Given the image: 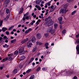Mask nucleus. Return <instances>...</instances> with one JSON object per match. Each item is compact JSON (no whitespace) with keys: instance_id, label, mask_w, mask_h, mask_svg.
Returning <instances> with one entry per match:
<instances>
[{"instance_id":"nucleus-1","label":"nucleus","mask_w":79,"mask_h":79,"mask_svg":"<svg viewBox=\"0 0 79 79\" xmlns=\"http://www.w3.org/2000/svg\"><path fill=\"white\" fill-rule=\"evenodd\" d=\"M48 24V26H52V25H53V23H54V21H53L52 19H51L48 20L47 22H46L44 23V25H47Z\"/></svg>"},{"instance_id":"nucleus-2","label":"nucleus","mask_w":79,"mask_h":79,"mask_svg":"<svg viewBox=\"0 0 79 79\" xmlns=\"http://www.w3.org/2000/svg\"><path fill=\"white\" fill-rule=\"evenodd\" d=\"M25 53H26V52L24 51V48L21 47L19 48V53H22L21 55H23V54H24Z\"/></svg>"},{"instance_id":"nucleus-3","label":"nucleus","mask_w":79,"mask_h":79,"mask_svg":"<svg viewBox=\"0 0 79 79\" xmlns=\"http://www.w3.org/2000/svg\"><path fill=\"white\" fill-rule=\"evenodd\" d=\"M68 11H66V10H64V9L62 8L60 9V10L59 11V13L61 14H65Z\"/></svg>"},{"instance_id":"nucleus-4","label":"nucleus","mask_w":79,"mask_h":79,"mask_svg":"<svg viewBox=\"0 0 79 79\" xmlns=\"http://www.w3.org/2000/svg\"><path fill=\"white\" fill-rule=\"evenodd\" d=\"M31 40H30L27 43V47L28 48H31V46L32 45V43H31Z\"/></svg>"},{"instance_id":"nucleus-5","label":"nucleus","mask_w":79,"mask_h":79,"mask_svg":"<svg viewBox=\"0 0 79 79\" xmlns=\"http://www.w3.org/2000/svg\"><path fill=\"white\" fill-rule=\"evenodd\" d=\"M53 30V26L49 27L47 30V32H50Z\"/></svg>"},{"instance_id":"nucleus-6","label":"nucleus","mask_w":79,"mask_h":79,"mask_svg":"<svg viewBox=\"0 0 79 79\" xmlns=\"http://www.w3.org/2000/svg\"><path fill=\"white\" fill-rule=\"evenodd\" d=\"M31 40L33 43H35V40H36V38L34 36H33Z\"/></svg>"},{"instance_id":"nucleus-7","label":"nucleus","mask_w":79,"mask_h":79,"mask_svg":"<svg viewBox=\"0 0 79 79\" xmlns=\"http://www.w3.org/2000/svg\"><path fill=\"white\" fill-rule=\"evenodd\" d=\"M36 37L37 39H41V37H42V35H41V34L40 33H38L36 35Z\"/></svg>"},{"instance_id":"nucleus-8","label":"nucleus","mask_w":79,"mask_h":79,"mask_svg":"<svg viewBox=\"0 0 79 79\" xmlns=\"http://www.w3.org/2000/svg\"><path fill=\"white\" fill-rule=\"evenodd\" d=\"M10 1L9 0H6L5 1V6L6 7L7 6V5H8V3H10Z\"/></svg>"},{"instance_id":"nucleus-9","label":"nucleus","mask_w":79,"mask_h":79,"mask_svg":"<svg viewBox=\"0 0 79 79\" xmlns=\"http://www.w3.org/2000/svg\"><path fill=\"white\" fill-rule=\"evenodd\" d=\"M28 40V38H26L25 40H23L21 41L22 44H24L25 42H26Z\"/></svg>"},{"instance_id":"nucleus-10","label":"nucleus","mask_w":79,"mask_h":79,"mask_svg":"<svg viewBox=\"0 0 79 79\" xmlns=\"http://www.w3.org/2000/svg\"><path fill=\"white\" fill-rule=\"evenodd\" d=\"M36 45H42V43L37 41L36 42Z\"/></svg>"},{"instance_id":"nucleus-11","label":"nucleus","mask_w":79,"mask_h":79,"mask_svg":"<svg viewBox=\"0 0 79 79\" xmlns=\"http://www.w3.org/2000/svg\"><path fill=\"white\" fill-rule=\"evenodd\" d=\"M44 45L46 49H48V43H46Z\"/></svg>"},{"instance_id":"nucleus-12","label":"nucleus","mask_w":79,"mask_h":79,"mask_svg":"<svg viewBox=\"0 0 79 79\" xmlns=\"http://www.w3.org/2000/svg\"><path fill=\"white\" fill-rule=\"evenodd\" d=\"M25 58V56H22L20 57V59L21 60H24Z\"/></svg>"},{"instance_id":"nucleus-13","label":"nucleus","mask_w":79,"mask_h":79,"mask_svg":"<svg viewBox=\"0 0 79 79\" xmlns=\"http://www.w3.org/2000/svg\"><path fill=\"white\" fill-rule=\"evenodd\" d=\"M3 47L4 48H5V47L8 48L9 47V45H7V44H5L4 45H3Z\"/></svg>"},{"instance_id":"nucleus-14","label":"nucleus","mask_w":79,"mask_h":79,"mask_svg":"<svg viewBox=\"0 0 79 79\" xmlns=\"http://www.w3.org/2000/svg\"><path fill=\"white\" fill-rule=\"evenodd\" d=\"M58 20L59 21H61L63 20V17H60L58 18Z\"/></svg>"},{"instance_id":"nucleus-15","label":"nucleus","mask_w":79,"mask_h":79,"mask_svg":"<svg viewBox=\"0 0 79 79\" xmlns=\"http://www.w3.org/2000/svg\"><path fill=\"white\" fill-rule=\"evenodd\" d=\"M14 58H15L14 57H8V59L9 60V61L12 60L13 59H14Z\"/></svg>"},{"instance_id":"nucleus-16","label":"nucleus","mask_w":79,"mask_h":79,"mask_svg":"<svg viewBox=\"0 0 79 79\" xmlns=\"http://www.w3.org/2000/svg\"><path fill=\"white\" fill-rule=\"evenodd\" d=\"M26 19H31V17L30 16H27L25 17Z\"/></svg>"},{"instance_id":"nucleus-17","label":"nucleus","mask_w":79,"mask_h":79,"mask_svg":"<svg viewBox=\"0 0 79 79\" xmlns=\"http://www.w3.org/2000/svg\"><path fill=\"white\" fill-rule=\"evenodd\" d=\"M2 31L3 32H5L6 31V30H7V28H6V27H3L2 28Z\"/></svg>"},{"instance_id":"nucleus-18","label":"nucleus","mask_w":79,"mask_h":79,"mask_svg":"<svg viewBox=\"0 0 79 79\" xmlns=\"http://www.w3.org/2000/svg\"><path fill=\"white\" fill-rule=\"evenodd\" d=\"M67 7H68V6H67V5H64L63 6V8H64L65 10H66L67 9Z\"/></svg>"},{"instance_id":"nucleus-19","label":"nucleus","mask_w":79,"mask_h":79,"mask_svg":"<svg viewBox=\"0 0 79 79\" xmlns=\"http://www.w3.org/2000/svg\"><path fill=\"white\" fill-rule=\"evenodd\" d=\"M55 32V30H52L50 32L51 34H54V33Z\"/></svg>"},{"instance_id":"nucleus-20","label":"nucleus","mask_w":79,"mask_h":79,"mask_svg":"<svg viewBox=\"0 0 79 79\" xmlns=\"http://www.w3.org/2000/svg\"><path fill=\"white\" fill-rule=\"evenodd\" d=\"M8 55L9 56L8 57H14V56H13V53L8 54Z\"/></svg>"},{"instance_id":"nucleus-21","label":"nucleus","mask_w":79,"mask_h":79,"mask_svg":"<svg viewBox=\"0 0 79 79\" xmlns=\"http://www.w3.org/2000/svg\"><path fill=\"white\" fill-rule=\"evenodd\" d=\"M15 27V26L14 25H13V26H11V27L9 28L8 29L9 31H10V30H11L12 29H13V28Z\"/></svg>"},{"instance_id":"nucleus-22","label":"nucleus","mask_w":79,"mask_h":79,"mask_svg":"<svg viewBox=\"0 0 79 79\" xmlns=\"http://www.w3.org/2000/svg\"><path fill=\"white\" fill-rule=\"evenodd\" d=\"M35 22V20H33L32 21V22H31V23H30V24L31 25H33V24H34V23Z\"/></svg>"},{"instance_id":"nucleus-23","label":"nucleus","mask_w":79,"mask_h":79,"mask_svg":"<svg viewBox=\"0 0 79 79\" xmlns=\"http://www.w3.org/2000/svg\"><path fill=\"white\" fill-rule=\"evenodd\" d=\"M55 29H56L58 27V24L55 23L54 25Z\"/></svg>"},{"instance_id":"nucleus-24","label":"nucleus","mask_w":79,"mask_h":79,"mask_svg":"<svg viewBox=\"0 0 79 79\" xmlns=\"http://www.w3.org/2000/svg\"><path fill=\"white\" fill-rule=\"evenodd\" d=\"M17 71H18V70H17V69H14L13 71L14 74H16V73H17Z\"/></svg>"},{"instance_id":"nucleus-25","label":"nucleus","mask_w":79,"mask_h":79,"mask_svg":"<svg viewBox=\"0 0 79 79\" xmlns=\"http://www.w3.org/2000/svg\"><path fill=\"white\" fill-rule=\"evenodd\" d=\"M66 32V30H64L62 31L63 34H65Z\"/></svg>"},{"instance_id":"nucleus-26","label":"nucleus","mask_w":79,"mask_h":79,"mask_svg":"<svg viewBox=\"0 0 79 79\" xmlns=\"http://www.w3.org/2000/svg\"><path fill=\"white\" fill-rule=\"evenodd\" d=\"M16 40L15 39H14L13 40L11 41V44H13V43H15L16 42Z\"/></svg>"},{"instance_id":"nucleus-27","label":"nucleus","mask_w":79,"mask_h":79,"mask_svg":"<svg viewBox=\"0 0 79 79\" xmlns=\"http://www.w3.org/2000/svg\"><path fill=\"white\" fill-rule=\"evenodd\" d=\"M3 20H0V27L2 26V23H3Z\"/></svg>"},{"instance_id":"nucleus-28","label":"nucleus","mask_w":79,"mask_h":79,"mask_svg":"<svg viewBox=\"0 0 79 79\" xmlns=\"http://www.w3.org/2000/svg\"><path fill=\"white\" fill-rule=\"evenodd\" d=\"M14 54L15 55H18V51H15L14 52Z\"/></svg>"},{"instance_id":"nucleus-29","label":"nucleus","mask_w":79,"mask_h":79,"mask_svg":"<svg viewBox=\"0 0 79 79\" xmlns=\"http://www.w3.org/2000/svg\"><path fill=\"white\" fill-rule=\"evenodd\" d=\"M37 49V48L36 47L34 48L32 50L33 52H34Z\"/></svg>"},{"instance_id":"nucleus-30","label":"nucleus","mask_w":79,"mask_h":79,"mask_svg":"<svg viewBox=\"0 0 79 79\" xmlns=\"http://www.w3.org/2000/svg\"><path fill=\"white\" fill-rule=\"evenodd\" d=\"M55 9V8H52V9H51L49 11L50 13L51 12H52V11H54V10Z\"/></svg>"},{"instance_id":"nucleus-31","label":"nucleus","mask_w":79,"mask_h":79,"mask_svg":"<svg viewBox=\"0 0 79 79\" xmlns=\"http://www.w3.org/2000/svg\"><path fill=\"white\" fill-rule=\"evenodd\" d=\"M9 18V15H7V16L6 17V18L5 19V20H6V21H7V20Z\"/></svg>"},{"instance_id":"nucleus-32","label":"nucleus","mask_w":79,"mask_h":79,"mask_svg":"<svg viewBox=\"0 0 79 79\" xmlns=\"http://www.w3.org/2000/svg\"><path fill=\"white\" fill-rule=\"evenodd\" d=\"M50 3H51V1H49L46 4H47V5L48 6H50Z\"/></svg>"},{"instance_id":"nucleus-33","label":"nucleus","mask_w":79,"mask_h":79,"mask_svg":"<svg viewBox=\"0 0 79 79\" xmlns=\"http://www.w3.org/2000/svg\"><path fill=\"white\" fill-rule=\"evenodd\" d=\"M9 13L10 10H9V9H7L6 10V13H7V14H9Z\"/></svg>"},{"instance_id":"nucleus-34","label":"nucleus","mask_w":79,"mask_h":79,"mask_svg":"<svg viewBox=\"0 0 79 79\" xmlns=\"http://www.w3.org/2000/svg\"><path fill=\"white\" fill-rule=\"evenodd\" d=\"M73 0H67V2L68 3H70L71 2H73Z\"/></svg>"},{"instance_id":"nucleus-35","label":"nucleus","mask_w":79,"mask_h":79,"mask_svg":"<svg viewBox=\"0 0 79 79\" xmlns=\"http://www.w3.org/2000/svg\"><path fill=\"white\" fill-rule=\"evenodd\" d=\"M48 35H49V34H48V33H46L45 34V36L46 37H48Z\"/></svg>"},{"instance_id":"nucleus-36","label":"nucleus","mask_w":79,"mask_h":79,"mask_svg":"<svg viewBox=\"0 0 79 79\" xmlns=\"http://www.w3.org/2000/svg\"><path fill=\"white\" fill-rule=\"evenodd\" d=\"M76 10L73 11L71 13L72 15H74V14L75 13H76Z\"/></svg>"},{"instance_id":"nucleus-37","label":"nucleus","mask_w":79,"mask_h":79,"mask_svg":"<svg viewBox=\"0 0 79 79\" xmlns=\"http://www.w3.org/2000/svg\"><path fill=\"white\" fill-rule=\"evenodd\" d=\"M40 70V67H39L38 68L36 69V71L38 72Z\"/></svg>"},{"instance_id":"nucleus-38","label":"nucleus","mask_w":79,"mask_h":79,"mask_svg":"<svg viewBox=\"0 0 79 79\" xmlns=\"http://www.w3.org/2000/svg\"><path fill=\"white\" fill-rule=\"evenodd\" d=\"M31 71V69H29L26 71V73H29L30 71Z\"/></svg>"},{"instance_id":"nucleus-39","label":"nucleus","mask_w":79,"mask_h":79,"mask_svg":"<svg viewBox=\"0 0 79 79\" xmlns=\"http://www.w3.org/2000/svg\"><path fill=\"white\" fill-rule=\"evenodd\" d=\"M47 69V68H42V70L43 71H46Z\"/></svg>"},{"instance_id":"nucleus-40","label":"nucleus","mask_w":79,"mask_h":79,"mask_svg":"<svg viewBox=\"0 0 79 79\" xmlns=\"http://www.w3.org/2000/svg\"><path fill=\"white\" fill-rule=\"evenodd\" d=\"M29 12H27V13H26V14H24V16H27V15H29Z\"/></svg>"},{"instance_id":"nucleus-41","label":"nucleus","mask_w":79,"mask_h":79,"mask_svg":"<svg viewBox=\"0 0 79 79\" xmlns=\"http://www.w3.org/2000/svg\"><path fill=\"white\" fill-rule=\"evenodd\" d=\"M4 39V40H5L6 39H8V38L6 37V36H5L3 37Z\"/></svg>"},{"instance_id":"nucleus-42","label":"nucleus","mask_w":79,"mask_h":79,"mask_svg":"<svg viewBox=\"0 0 79 79\" xmlns=\"http://www.w3.org/2000/svg\"><path fill=\"white\" fill-rule=\"evenodd\" d=\"M25 16H24L23 17V21H25L26 20V17H25Z\"/></svg>"},{"instance_id":"nucleus-43","label":"nucleus","mask_w":79,"mask_h":79,"mask_svg":"<svg viewBox=\"0 0 79 79\" xmlns=\"http://www.w3.org/2000/svg\"><path fill=\"white\" fill-rule=\"evenodd\" d=\"M29 32V30H27L26 31H25V34H27V33H28Z\"/></svg>"},{"instance_id":"nucleus-44","label":"nucleus","mask_w":79,"mask_h":79,"mask_svg":"<svg viewBox=\"0 0 79 79\" xmlns=\"http://www.w3.org/2000/svg\"><path fill=\"white\" fill-rule=\"evenodd\" d=\"M2 67H1L0 68V69H3V67H4L5 66V65L4 64H3L2 65Z\"/></svg>"},{"instance_id":"nucleus-45","label":"nucleus","mask_w":79,"mask_h":79,"mask_svg":"<svg viewBox=\"0 0 79 79\" xmlns=\"http://www.w3.org/2000/svg\"><path fill=\"white\" fill-rule=\"evenodd\" d=\"M6 33L7 34V35H9V34H10V33H9V32L8 31H6Z\"/></svg>"},{"instance_id":"nucleus-46","label":"nucleus","mask_w":79,"mask_h":79,"mask_svg":"<svg viewBox=\"0 0 79 79\" xmlns=\"http://www.w3.org/2000/svg\"><path fill=\"white\" fill-rule=\"evenodd\" d=\"M1 61V62H2V63H3L6 61H5V59H4L3 60H2Z\"/></svg>"},{"instance_id":"nucleus-47","label":"nucleus","mask_w":79,"mask_h":79,"mask_svg":"<svg viewBox=\"0 0 79 79\" xmlns=\"http://www.w3.org/2000/svg\"><path fill=\"white\" fill-rule=\"evenodd\" d=\"M8 57H6V58H5V59H4L6 61L8 60Z\"/></svg>"},{"instance_id":"nucleus-48","label":"nucleus","mask_w":79,"mask_h":79,"mask_svg":"<svg viewBox=\"0 0 79 79\" xmlns=\"http://www.w3.org/2000/svg\"><path fill=\"white\" fill-rule=\"evenodd\" d=\"M34 60V58L33 57L31 59L30 61H33Z\"/></svg>"},{"instance_id":"nucleus-49","label":"nucleus","mask_w":79,"mask_h":79,"mask_svg":"<svg viewBox=\"0 0 79 79\" xmlns=\"http://www.w3.org/2000/svg\"><path fill=\"white\" fill-rule=\"evenodd\" d=\"M45 6H44V8H47V4H46L45 5Z\"/></svg>"},{"instance_id":"nucleus-50","label":"nucleus","mask_w":79,"mask_h":79,"mask_svg":"<svg viewBox=\"0 0 79 79\" xmlns=\"http://www.w3.org/2000/svg\"><path fill=\"white\" fill-rule=\"evenodd\" d=\"M77 78V77H76V76H75V77H73V78L72 79H76Z\"/></svg>"},{"instance_id":"nucleus-51","label":"nucleus","mask_w":79,"mask_h":79,"mask_svg":"<svg viewBox=\"0 0 79 79\" xmlns=\"http://www.w3.org/2000/svg\"><path fill=\"white\" fill-rule=\"evenodd\" d=\"M48 19V18H46L45 20V21H47Z\"/></svg>"},{"instance_id":"nucleus-52","label":"nucleus","mask_w":79,"mask_h":79,"mask_svg":"<svg viewBox=\"0 0 79 79\" xmlns=\"http://www.w3.org/2000/svg\"><path fill=\"white\" fill-rule=\"evenodd\" d=\"M36 16H37L36 15H34L33 16V17L34 18H36Z\"/></svg>"},{"instance_id":"nucleus-53","label":"nucleus","mask_w":79,"mask_h":79,"mask_svg":"<svg viewBox=\"0 0 79 79\" xmlns=\"http://www.w3.org/2000/svg\"><path fill=\"white\" fill-rule=\"evenodd\" d=\"M28 30L29 32V31H32V28H29Z\"/></svg>"},{"instance_id":"nucleus-54","label":"nucleus","mask_w":79,"mask_h":79,"mask_svg":"<svg viewBox=\"0 0 79 79\" xmlns=\"http://www.w3.org/2000/svg\"><path fill=\"white\" fill-rule=\"evenodd\" d=\"M38 8L39 10H41V8H40V6H39V7Z\"/></svg>"},{"instance_id":"nucleus-55","label":"nucleus","mask_w":79,"mask_h":79,"mask_svg":"<svg viewBox=\"0 0 79 79\" xmlns=\"http://www.w3.org/2000/svg\"><path fill=\"white\" fill-rule=\"evenodd\" d=\"M60 28L61 29H62V25H60Z\"/></svg>"},{"instance_id":"nucleus-56","label":"nucleus","mask_w":79,"mask_h":79,"mask_svg":"<svg viewBox=\"0 0 79 79\" xmlns=\"http://www.w3.org/2000/svg\"><path fill=\"white\" fill-rule=\"evenodd\" d=\"M35 8H39V6H38V5H36L35 6Z\"/></svg>"},{"instance_id":"nucleus-57","label":"nucleus","mask_w":79,"mask_h":79,"mask_svg":"<svg viewBox=\"0 0 79 79\" xmlns=\"http://www.w3.org/2000/svg\"><path fill=\"white\" fill-rule=\"evenodd\" d=\"M36 4L38 5V4H39V3H40V2H38L37 1V2H36Z\"/></svg>"},{"instance_id":"nucleus-58","label":"nucleus","mask_w":79,"mask_h":79,"mask_svg":"<svg viewBox=\"0 0 79 79\" xmlns=\"http://www.w3.org/2000/svg\"><path fill=\"white\" fill-rule=\"evenodd\" d=\"M79 35H77L76 36V37H77V38H78L79 37Z\"/></svg>"},{"instance_id":"nucleus-59","label":"nucleus","mask_w":79,"mask_h":79,"mask_svg":"<svg viewBox=\"0 0 79 79\" xmlns=\"http://www.w3.org/2000/svg\"><path fill=\"white\" fill-rule=\"evenodd\" d=\"M5 42L6 43H7V42H8V40H6L5 41Z\"/></svg>"},{"instance_id":"nucleus-60","label":"nucleus","mask_w":79,"mask_h":79,"mask_svg":"<svg viewBox=\"0 0 79 79\" xmlns=\"http://www.w3.org/2000/svg\"><path fill=\"white\" fill-rule=\"evenodd\" d=\"M38 21L40 23V22H41V20L40 19H38Z\"/></svg>"},{"instance_id":"nucleus-61","label":"nucleus","mask_w":79,"mask_h":79,"mask_svg":"<svg viewBox=\"0 0 79 79\" xmlns=\"http://www.w3.org/2000/svg\"><path fill=\"white\" fill-rule=\"evenodd\" d=\"M77 6L76 5L74 6V8H77Z\"/></svg>"},{"instance_id":"nucleus-62","label":"nucleus","mask_w":79,"mask_h":79,"mask_svg":"<svg viewBox=\"0 0 79 79\" xmlns=\"http://www.w3.org/2000/svg\"><path fill=\"white\" fill-rule=\"evenodd\" d=\"M2 37H0V40L1 41H2Z\"/></svg>"},{"instance_id":"nucleus-63","label":"nucleus","mask_w":79,"mask_h":79,"mask_svg":"<svg viewBox=\"0 0 79 79\" xmlns=\"http://www.w3.org/2000/svg\"><path fill=\"white\" fill-rule=\"evenodd\" d=\"M21 25L20 24L18 25V27H21Z\"/></svg>"},{"instance_id":"nucleus-64","label":"nucleus","mask_w":79,"mask_h":79,"mask_svg":"<svg viewBox=\"0 0 79 79\" xmlns=\"http://www.w3.org/2000/svg\"><path fill=\"white\" fill-rule=\"evenodd\" d=\"M38 60V58H35V61H37Z\"/></svg>"}]
</instances>
